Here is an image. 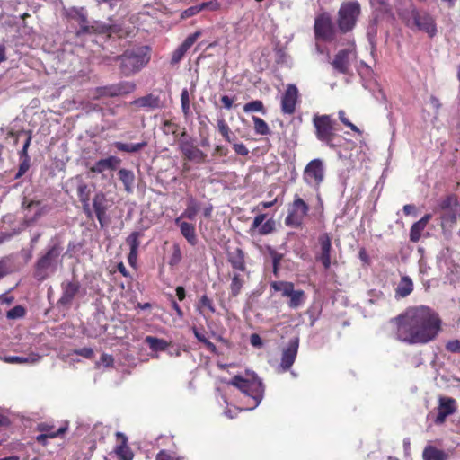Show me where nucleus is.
<instances>
[{
	"instance_id": "1",
	"label": "nucleus",
	"mask_w": 460,
	"mask_h": 460,
	"mask_svg": "<svg viewBox=\"0 0 460 460\" xmlns=\"http://www.w3.org/2000/svg\"><path fill=\"white\" fill-rule=\"evenodd\" d=\"M394 338L408 345L427 344L441 331V319L430 307L417 305L407 308L391 320Z\"/></svg>"
},
{
	"instance_id": "2",
	"label": "nucleus",
	"mask_w": 460,
	"mask_h": 460,
	"mask_svg": "<svg viewBox=\"0 0 460 460\" xmlns=\"http://www.w3.org/2000/svg\"><path fill=\"white\" fill-rule=\"evenodd\" d=\"M395 1L398 14L407 26L416 27L418 30L427 32L430 37L436 34L434 20L429 13L418 12L411 0Z\"/></svg>"
},
{
	"instance_id": "3",
	"label": "nucleus",
	"mask_w": 460,
	"mask_h": 460,
	"mask_svg": "<svg viewBox=\"0 0 460 460\" xmlns=\"http://www.w3.org/2000/svg\"><path fill=\"white\" fill-rule=\"evenodd\" d=\"M227 384L235 386L243 394L252 399L253 404L247 410L256 408L263 398L264 387L262 382L254 373L246 372L245 376L236 375Z\"/></svg>"
},
{
	"instance_id": "4",
	"label": "nucleus",
	"mask_w": 460,
	"mask_h": 460,
	"mask_svg": "<svg viewBox=\"0 0 460 460\" xmlns=\"http://www.w3.org/2000/svg\"><path fill=\"white\" fill-rule=\"evenodd\" d=\"M120 72L125 76H130L140 71L149 62L148 49L139 47L126 50L118 57Z\"/></svg>"
},
{
	"instance_id": "5",
	"label": "nucleus",
	"mask_w": 460,
	"mask_h": 460,
	"mask_svg": "<svg viewBox=\"0 0 460 460\" xmlns=\"http://www.w3.org/2000/svg\"><path fill=\"white\" fill-rule=\"evenodd\" d=\"M60 252L61 249L59 247L53 246L38 261L35 270V277L39 280L45 279L56 270Z\"/></svg>"
},
{
	"instance_id": "6",
	"label": "nucleus",
	"mask_w": 460,
	"mask_h": 460,
	"mask_svg": "<svg viewBox=\"0 0 460 460\" xmlns=\"http://www.w3.org/2000/svg\"><path fill=\"white\" fill-rule=\"evenodd\" d=\"M315 128V135L318 140L325 143L327 146L333 147L332 138L334 137V121L329 115H315L313 119Z\"/></svg>"
},
{
	"instance_id": "7",
	"label": "nucleus",
	"mask_w": 460,
	"mask_h": 460,
	"mask_svg": "<svg viewBox=\"0 0 460 460\" xmlns=\"http://www.w3.org/2000/svg\"><path fill=\"white\" fill-rule=\"evenodd\" d=\"M360 13V5L358 2H348L341 5L338 24L342 31H350L356 23Z\"/></svg>"
},
{
	"instance_id": "8",
	"label": "nucleus",
	"mask_w": 460,
	"mask_h": 460,
	"mask_svg": "<svg viewBox=\"0 0 460 460\" xmlns=\"http://www.w3.org/2000/svg\"><path fill=\"white\" fill-rule=\"evenodd\" d=\"M325 168L322 159L316 158L310 161L304 169L303 179L305 182L318 189L324 180Z\"/></svg>"
},
{
	"instance_id": "9",
	"label": "nucleus",
	"mask_w": 460,
	"mask_h": 460,
	"mask_svg": "<svg viewBox=\"0 0 460 460\" xmlns=\"http://www.w3.org/2000/svg\"><path fill=\"white\" fill-rule=\"evenodd\" d=\"M308 211V205L301 198L296 196L291 204L288 215L285 219L286 225L292 227L300 226Z\"/></svg>"
},
{
	"instance_id": "10",
	"label": "nucleus",
	"mask_w": 460,
	"mask_h": 460,
	"mask_svg": "<svg viewBox=\"0 0 460 460\" xmlns=\"http://www.w3.org/2000/svg\"><path fill=\"white\" fill-rule=\"evenodd\" d=\"M314 32L317 39L329 40L332 38L333 27L331 17L323 13L315 19Z\"/></svg>"
},
{
	"instance_id": "11",
	"label": "nucleus",
	"mask_w": 460,
	"mask_h": 460,
	"mask_svg": "<svg viewBox=\"0 0 460 460\" xmlns=\"http://www.w3.org/2000/svg\"><path fill=\"white\" fill-rule=\"evenodd\" d=\"M298 347H299L298 337H295L294 339L290 340L287 348L282 352L281 362H280V366H279V367L282 369V371L288 370L291 367V366L294 364L295 359L297 356Z\"/></svg>"
},
{
	"instance_id": "12",
	"label": "nucleus",
	"mask_w": 460,
	"mask_h": 460,
	"mask_svg": "<svg viewBox=\"0 0 460 460\" xmlns=\"http://www.w3.org/2000/svg\"><path fill=\"white\" fill-rule=\"evenodd\" d=\"M298 90L296 85L289 84L281 99V110L285 114H293L297 102Z\"/></svg>"
},
{
	"instance_id": "13",
	"label": "nucleus",
	"mask_w": 460,
	"mask_h": 460,
	"mask_svg": "<svg viewBox=\"0 0 460 460\" xmlns=\"http://www.w3.org/2000/svg\"><path fill=\"white\" fill-rule=\"evenodd\" d=\"M201 35V31H197L194 33L189 35L185 40L173 51L171 63L172 65L178 64L183 58L184 55L190 49V48Z\"/></svg>"
},
{
	"instance_id": "14",
	"label": "nucleus",
	"mask_w": 460,
	"mask_h": 460,
	"mask_svg": "<svg viewBox=\"0 0 460 460\" xmlns=\"http://www.w3.org/2000/svg\"><path fill=\"white\" fill-rule=\"evenodd\" d=\"M136 88V84L132 82H124L119 84L117 85H112L109 87L98 88L96 89V93L98 95L96 97L106 95V96H116L120 94H127L133 92Z\"/></svg>"
},
{
	"instance_id": "15",
	"label": "nucleus",
	"mask_w": 460,
	"mask_h": 460,
	"mask_svg": "<svg viewBox=\"0 0 460 460\" xmlns=\"http://www.w3.org/2000/svg\"><path fill=\"white\" fill-rule=\"evenodd\" d=\"M353 57L354 53L351 49H341L335 55L332 66L339 73L347 74Z\"/></svg>"
},
{
	"instance_id": "16",
	"label": "nucleus",
	"mask_w": 460,
	"mask_h": 460,
	"mask_svg": "<svg viewBox=\"0 0 460 460\" xmlns=\"http://www.w3.org/2000/svg\"><path fill=\"white\" fill-rule=\"evenodd\" d=\"M456 411V401L449 397H440L438 407V415L435 419L437 424H442L446 418Z\"/></svg>"
},
{
	"instance_id": "17",
	"label": "nucleus",
	"mask_w": 460,
	"mask_h": 460,
	"mask_svg": "<svg viewBox=\"0 0 460 460\" xmlns=\"http://www.w3.org/2000/svg\"><path fill=\"white\" fill-rule=\"evenodd\" d=\"M80 285L77 281H67L62 283V296L58 300V304L67 306L70 305L73 299L78 293Z\"/></svg>"
},
{
	"instance_id": "18",
	"label": "nucleus",
	"mask_w": 460,
	"mask_h": 460,
	"mask_svg": "<svg viewBox=\"0 0 460 460\" xmlns=\"http://www.w3.org/2000/svg\"><path fill=\"white\" fill-rule=\"evenodd\" d=\"M319 243L321 246V253L318 260L323 263L324 269H329L331 266V237L328 234H323L319 237Z\"/></svg>"
},
{
	"instance_id": "19",
	"label": "nucleus",
	"mask_w": 460,
	"mask_h": 460,
	"mask_svg": "<svg viewBox=\"0 0 460 460\" xmlns=\"http://www.w3.org/2000/svg\"><path fill=\"white\" fill-rule=\"evenodd\" d=\"M180 148L184 156L190 161L200 163L206 157V155L190 141L181 142Z\"/></svg>"
},
{
	"instance_id": "20",
	"label": "nucleus",
	"mask_w": 460,
	"mask_h": 460,
	"mask_svg": "<svg viewBox=\"0 0 460 460\" xmlns=\"http://www.w3.org/2000/svg\"><path fill=\"white\" fill-rule=\"evenodd\" d=\"M121 160L111 155L104 159H100L90 167V171L94 173H102L106 170H115L120 164Z\"/></svg>"
},
{
	"instance_id": "21",
	"label": "nucleus",
	"mask_w": 460,
	"mask_h": 460,
	"mask_svg": "<svg viewBox=\"0 0 460 460\" xmlns=\"http://www.w3.org/2000/svg\"><path fill=\"white\" fill-rule=\"evenodd\" d=\"M227 261L234 270L242 272L246 271L244 253L242 249L236 247L233 251H229L227 253Z\"/></svg>"
},
{
	"instance_id": "22",
	"label": "nucleus",
	"mask_w": 460,
	"mask_h": 460,
	"mask_svg": "<svg viewBox=\"0 0 460 460\" xmlns=\"http://www.w3.org/2000/svg\"><path fill=\"white\" fill-rule=\"evenodd\" d=\"M266 215L260 214L253 219L252 229H258L260 234H268L271 233L275 228V221L273 219L265 220Z\"/></svg>"
},
{
	"instance_id": "23",
	"label": "nucleus",
	"mask_w": 460,
	"mask_h": 460,
	"mask_svg": "<svg viewBox=\"0 0 460 460\" xmlns=\"http://www.w3.org/2000/svg\"><path fill=\"white\" fill-rule=\"evenodd\" d=\"M181 219L182 218L181 217H177L175 219V224L180 227L181 234L188 243L191 245H195L197 243V234L194 225L181 221Z\"/></svg>"
},
{
	"instance_id": "24",
	"label": "nucleus",
	"mask_w": 460,
	"mask_h": 460,
	"mask_svg": "<svg viewBox=\"0 0 460 460\" xmlns=\"http://www.w3.org/2000/svg\"><path fill=\"white\" fill-rule=\"evenodd\" d=\"M106 198L102 192L97 193L93 201V209L100 224L102 226V219L106 214L107 207L105 205Z\"/></svg>"
},
{
	"instance_id": "25",
	"label": "nucleus",
	"mask_w": 460,
	"mask_h": 460,
	"mask_svg": "<svg viewBox=\"0 0 460 460\" xmlns=\"http://www.w3.org/2000/svg\"><path fill=\"white\" fill-rule=\"evenodd\" d=\"M118 176L124 185L125 191L128 193H132L135 184L134 172L131 170L122 168L119 170Z\"/></svg>"
},
{
	"instance_id": "26",
	"label": "nucleus",
	"mask_w": 460,
	"mask_h": 460,
	"mask_svg": "<svg viewBox=\"0 0 460 460\" xmlns=\"http://www.w3.org/2000/svg\"><path fill=\"white\" fill-rule=\"evenodd\" d=\"M66 14L68 17L76 20L81 24V31H86L88 27L87 18H86V11L83 7H71L66 10Z\"/></svg>"
},
{
	"instance_id": "27",
	"label": "nucleus",
	"mask_w": 460,
	"mask_h": 460,
	"mask_svg": "<svg viewBox=\"0 0 460 460\" xmlns=\"http://www.w3.org/2000/svg\"><path fill=\"white\" fill-rule=\"evenodd\" d=\"M22 208L27 210L28 212H31V211H33L34 214L32 216H30L29 214H26L25 217H26V219L30 222H34L36 221L38 218H40L41 217V215L43 214V209L42 208L40 207V204L39 201H30V202H26L24 201L22 203Z\"/></svg>"
},
{
	"instance_id": "28",
	"label": "nucleus",
	"mask_w": 460,
	"mask_h": 460,
	"mask_svg": "<svg viewBox=\"0 0 460 460\" xmlns=\"http://www.w3.org/2000/svg\"><path fill=\"white\" fill-rule=\"evenodd\" d=\"M423 460H447L448 455L433 446H427L423 450Z\"/></svg>"
},
{
	"instance_id": "29",
	"label": "nucleus",
	"mask_w": 460,
	"mask_h": 460,
	"mask_svg": "<svg viewBox=\"0 0 460 460\" xmlns=\"http://www.w3.org/2000/svg\"><path fill=\"white\" fill-rule=\"evenodd\" d=\"M147 143L146 141L140 143H123V142H114L113 146L117 148V150L121 152H126L129 154L137 153L144 147H146Z\"/></svg>"
},
{
	"instance_id": "30",
	"label": "nucleus",
	"mask_w": 460,
	"mask_h": 460,
	"mask_svg": "<svg viewBox=\"0 0 460 460\" xmlns=\"http://www.w3.org/2000/svg\"><path fill=\"white\" fill-rule=\"evenodd\" d=\"M199 209V203L193 197H190L187 200V207L185 210L179 217L194 220Z\"/></svg>"
},
{
	"instance_id": "31",
	"label": "nucleus",
	"mask_w": 460,
	"mask_h": 460,
	"mask_svg": "<svg viewBox=\"0 0 460 460\" xmlns=\"http://www.w3.org/2000/svg\"><path fill=\"white\" fill-rule=\"evenodd\" d=\"M413 290V282L411 279L408 276H403L397 288H396V296L400 297L408 296Z\"/></svg>"
},
{
	"instance_id": "32",
	"label": "nucleus",
	"mask_w": 460,
	"mask_h": 460,
	"mask_svg": "<svg viewBox=\"0 0 460 460\" xmlns=\"http://www.w3.org/2000/svg\"><path fill=\"white\" fill-rule=\"evenodd\" d=\"M117 436L121 438V445L118 446L115 449L116 454L122 459V460H132L133 454L129 447L126 445L127 443V438L118 432Z\"/></svg>"
},
{
	"instance_id": "33",
	"label": "nucleus",
	"mask_w": 460,
	"mask_h": 460,
	"mask_svg": "<svg viewBox=\"0 0 460 460\" xmlns=\"http://www.w3.org/2000/svg\"><path fill=\"white\" fill-rule=\"evenodd\" d=\"M244 284L243 277L238 273L234 272L233 276L231 278V283H230V294L232 296H237Z\"/></svg>"
},
{
	"instance_id": "34",
	"label": "nucleus",
	"mask_w": 460,
	"mask_h": 460,
	"mask_svg": "<svg viewBox=\"0 0 460 460\" xmlns=\"http://www.w3.org/2000/svg\"><path fill=\"white\" fill-rule=\"evenodd\" d=\"M40 356L36 353H31L27 357L9 356L5 357L4 361L13 364H27L38 362Z\"/></svg>"
},
{
	"instance_id": "35",
	"label": "nucleus",
	"mask_w": 460,
	"mask_h": 460,
	"mask_svg": "<svg viewBox=\"0 0 460 460\" xmlns=\"http://www.w3.org/2000/svg\"><path fill=\"white\" fill-rule=\"evenodd\" d=\"M145 342L154 351H164L167 349L169 345V343L166 341L154 336H146L145 338Z\"/></svg>"
},
{
	"instance_id": "36",
	"label": "nucleus",
	"mask_w": 460,
	"mask_h": 460,
	"mask_svg": "<svg viewBox=\"0 0 460 460\" xmlns=\"http://www.w3.org/2000/svg\"><path fill=\"white\" fill-rule=\"evenodd\" d=\"M459 213L460 211L458 207L441 211V226H445L455 223Z\"/></svg>"
},
{
	"instance_id": "37",
	"label": "nucleus",
	"mask_w": 460,
	"mask_h": 460,
	"mask_svg": "<svg viewBox=\"0 0 460 460\" xmlns=\"http://www.w3.org/2000/svg\"><path fill=\"white\" fill-rule=\"evenodd\" d=\"M290 298L288 305L291 308H298L305 301V293L302 290L293 289L288 296Z\"/></svg>"
},
{
	"instance_id": "38",
	"label": "nucleus",
	"mask_w": 460,
	"mask_h": 460,
	"mask_svg": "<svg viewBox=\"0 0 460 460\" xmlns=\"http://www.w3.org/2000/svg\"><path fill=\"white\" fill-rule=\"evenodd\" d=\"M134 103L139 107L154 109L159 107V99L150 94L136 100Z\"/></svg>"
},
{
	"instance_id": "39",
	"label": "nucleus",
	"mask_w": 460,
	"mask_h": 460,
	"mask_svg": "<svg viewBox=\"0 0 460 460\" xmlns=\"http://www.w3.org/2000/svg\"><path fill=\"white\" fill-rule=\"evenodd\" d=\"M270 286L275 291L281 292L283 296H288L294 289L293 283L288 281H275Z\"/></svg>"
},
{
	"instance_id": "40",
	"label": "nucleus",
	"mask_w": 460,
	"mask_h": 460,
	"mask_svg": "<svg viewBox=\"0 0 460 460\" xmlns=\"http://www.w3.org/2000/svg\"><path fill=\"white\" fill-rule=\"evenodd\" d=\"M458 207L457 199L455 196L449 195L446 197L443 200L440 201L438 206L434 209V211L441 212L447 209H451L453 208Z\"/></svg>"
},
{
	"instance_id": "41",
	"label": "nucleus",
	"mask_w": 460,
	"mask_h": 460,
	"mask_svg": "<svg viewBox=\"0 0 460 460\" xmlns=\"http://www.w3.org/2000/svg\"><path fill=\"white\" fill-rule=\"evenodd\" d=\"M205 309L208 310L210 313H215V305L213 301L206 295H203L198 304V310L199 313L205 316Z\"/></svg>"
},
{
	"instance_id": "42",
	"label": "nucleus",
	"mask_w": 460,
	"mask_h": 460,
	"mask_svg": "<svg viewBox=\"0 0 460 460\" xmlns=\"http://www.w3.org/2000/svg\"><path fill=\"white\" fill-rule=\"evenodd\" d=\"M13 271V265L10 257L0 258V280L11 274Z\"/></svg>"
},
{
	"instance_id": "43",
	"label": "nucleus",
	"mask_w": 460,
	"mask_h": 460,
	"mask_svg": "<svg viewBox=\"0 0 460 460\" xmlns=\"http://www.w3.org/2000/svg\"><path fill=\"white\" fill-rule=\"evenodd\" d=\"M77 193L79 199L83 204V207H88V201L90 197V190L88 186L85 183L81 182L77 186Z\"/></svg>"
},
{
	"instance_id": "44",
	"label": "nucleus",
	"mask_w": 460,
	"mask_h": 460,
	"mask_svg": "<svg viewBox=\"0 0 460 460\" xmlns=\"http://www.w3.org/2000/svg\"><path fill=\"white\" fill-rule=\"evenodd\" d=\"M252 120L254 123V130L257 134H260V135L270 134L269 126L262 119L253 116Z\"/></svg>"
},
{
	"instance_id": "45",
	"label": "nucleus",
	"mask_w": 460,
	"mask_h": 460,
	"mask_svg": "<svg viewBox=\"0 0 460 460\" xmlns=\"http://www.w3.org/2000/svg\"><path fill=\"white\" fill-rule=\"evenodd\" d=\"M25 314L26 310L23 306L16 305L6 312V317L9 320H18L24 317Z\"/></svg>"
},
{
	"instance_id": "46",
	"label": "nucleus",
	"mask_w": 460,
	"mask_h": 460,
	"mask_svg": "<svg viewBox=\"0 0 460 460\" xmlns=\"http://www.w3.org/2000/svg\"><path fill=\"white\" fill-rule=\"evenodd\" d=\"M426 226L423 225L422 222L417 221L414 223L411 228L410 232V239L412 242H418L420 238L421 232L424 230Z\"/></svg>"
},
{
	"instance_id": "47",
	"label": "nucleus",
	"mask_w": 460,
	"mask_h": 460,
	"mask_svg": "<svg viewBox=\"0 0 460 460\" xmlns=\"http://www.w3.org/2000/svg\"><path fill=\"white\" fill-rule=\"evenodd\" d=\"M243 111L246 113L254 112V111L262 112V113L265 112L263 103L261 101H259V100L252 101L251 102L244 104Z\"/></svg>"
},
{
	"instance_id": "48",
	"label": "nucleus",
	"mask_w": 460,
	"mask_h": 460,
	"mask_svg": "<svg viewBox=\"0 0 460 460\" xmlns=\"http://www.w3.org/2000/svg\"><path fill=\"white\" fill-rule=\"evenodd\" d=\"M142 234L140 232H133L131 233L128 237L127 238V243L130 247V250L137 251L139 247V238L141 237Z\"/></svg>"
},
{
	"instance_id": "49",
	"label": "nucleus",
	"mask_w": 460,
	"mask_h": 460,
	"mask_svg": "<svg viewBox=\"0 0 460 460\" xmlns=\"http://www.w3.org/2000/svg\"><path fill=\"white\" fill-rule=\"evenodd\" d=\"M371 5L376 10L389 13L391 12L390 6L385 0H370Z\"/></svg>"
},
{
	"instance_id": "50",
	"label": "nucleus",
	"mask_w": 460,
	"mask_h": 460,
	"mask_svg": "<svg viewBox=\"0 0 460 460\" xmlns=\"http://www.w3.org/2000/svg\"><path fill=\"white\" fill-rule=\"evenodd\" d=\"M213 5L214 4L212 3H203L201 4L190 7L189 9H187L184 12V14H185V16L190 17V16H192V15L198 13L201 10H204V9L208 8Z\"/></svg>"
},
{
	"instance_id": "51",
	"label": "nucleus",
	"mask_w": 460,
	"mask_h": 460,
	"mask_svg": "<svg viewBox=\"0 0 460 460\" xmlns=\"http://www.w3.org/2000/svg\"><path fill=\"white\" fill-rule=\"evenodd\" d=\"M217 127H218L219 132L224 137V138L226 141L230 142L231 141V138H230L231 130H230L228 125L226 124V122L224 119H219L217 121Z\"/></svg>"
},
{
	"instance_id": "52",
	"label": "nucleus",
	"mask_w": 460,
	"mask_h": 460,
	"mask_svg": "<svg viewBox=\"0 0 460 460\" xmlns=\"http://www.w3.org/2000/svg\"><path fill=\"white\" fill-rule=\"evenodd\" d=\"M339 119L347 127L350 128L351 130H353L354 132L356 133H358V134H361V131L360 129L356 126L354 125L353 123H351L346 117H345V112L343 111H339Z\"/></svg>"
},
{
	"instance_id": "53",
	"label": "nucleus",
	"mask_w": 460,
	"mask_h": 460,
	"mask_svg": "<svg viewBox=\"0 0 460 460\" xmlns=\"http://www.w3.org/2000/svg\"><path fill=\"white\" fill-rule=\"evenodd\" d=\"M113 358L111 355L102 354L100 360L96 363V367H100L103 366L104 367H110L113 365Z\"/></svg>"
},
{
	"instance_id": "54",
	"label": "nucleus",
	"mask_w": 460,
	"mask_h": 460,
	"mask_svg": "<svg viewBox=\"0 0 460 460\" xmlns=\"http://www.w3.org/2000/svg\"><path fill=\"white\" fill-rule=\"evenodd\" d=\"M64 430H65L64 429L60 428L57 432L40 434V435L37 436L36 439L38 442L45 445L46 440L48 438H53L57 437L58 434L63 433Z\"/></svg>"
},
{
	"instance_id": "55",
	"label": "nucleus",
	"mask_w": 460,
	"mask_h": 460,
	"mask_svg": "<svg viewBox=\"0 0 460 460\" xmlns=\"http://www.w3.org/2000/svg\"><path fill=\"white\" fill-rule=\"evenodd\" d=\"M29 168H30V158H29V155H26V158H23V160L22 161V163L19 166V171L16 173L15 178L19 179L20 177H22L29 170Z\"/></svg>"
},
{
	"instance_id": "56",
	"label": "nucleus",
	"mask_w": 460,
	"mask_h": 460,
	"mask_svg": "<svg viewBox=\"0 0 460 460\" xmlns=\"http://www.w3.org/2000/svg\"><path fill=\"white\" fill-rule=\"evenodd\" d=\"M181 108L183 110V112L185 114L188 113V111L190 109V98H189V93L186 89H184L181 92Z\"/></svg>"
},
{
	"instance_id": "57",
	"label": "nucleus",
	"mask_w": 460,
	"mask_h": 460,
	"mask_svg": "<svg viewBox=\"0 0 460 460\" xmlns=\"http://www.w3.org/2000/svg\"><path fill=\"white\" fill-rule=\"evenodd\" d=\"M447 350L452 353H460V341L452 340L446 344Z\"/></svg>"
},
{
	"instance_id": "58",
	"label": "nucleus",
	"mask_w": 460,
	"mask_h": 460,
	"mask_svg": "<svg viewBox=\"0 0 460 460\" xmlns=\"http://www.w3.org/2000/svg\"><path fill=\"white\" fill-rule=\"evenodd\" d=\"M75 353L86 358H91L93 356V350L91 348H82L75 350Z\"/></svg>"
},
{
	"instance_id": "59",
	"label": "nucleus",
	"mask_w": 460,
	"mask_h": 460,
	"mask_svg": "<svg viewBox=\"0 0 460 460\" xmlns=\"http://www.w3.org/2000/svg\"><path fill=\"white\" fill-rule=\"evenodd\" d=\"M234 150L242 155H247L249 153L247 147L243 143L234 144Z\"/></svg>"
},
{
	"instance_id": "60",
	"label": "nucleus",
	"mask_w": 460,
	"mask_h": 460,
	"mask_svg": "<svg viewBox=\"0 0 460 460\" xmlns=\"http://www.w3.org/2000/svg\"><path fill=\"white\" fill-rule=\"evenodd\" d=\"M13 302V296H7L4 295L0 296V307L8 306Z\"/></svg>"
},
{
	"instance_id": "61",
	"label": "nucleus",
	"mask_w": 460,
	"mask_h": 460,
	"mask_svg": "<svg viewBox=\"0 0 460 460\" xmlns=\"http://www.w3.org/2000/svg\"><path fill=\"white\" fill-rule=\"evenodd\" d=\"M221 102H222L224 107L227 110H230L233 106V100L227 95L222 96Z\"/></svg>"
},
{
	"instance_id": "62",
	"label": "nucleus",
	"mask_w": 460,
	"mask_h": 460,
	"mask_svg": "<svg viewBox=\"0 0 460 460\" xmlns=\"http://www.w3.org/2000/svg\"><path fill=\"white\" fill-rule=\"evenodd\" d=\"M250 341L251 344L254 347H260L262 345L261 339L258 334H252Z\"/></svg>"
},
{
	"instance_id": "63",
	"label": "nucleus",
	"mask_w": 460,
	"mask_h": 460,
	"mask_svg": "<svg viewBox=\"0 0 460 460\" xmlns=\"http://www.w3.org/2000/svg\"><path fill=\"white\" fill-rule=\"evenodd\" d=\"M156 460H177L175 459L174 457H172V456H170L169 454H167L166 452L164 451H161L157 456H156Z\"/></svg>"
},
{
	"instance_id": "64",
	"label": "nucleus",
	"mask_w": 460,
	"mask_h": 460,
	"mask_svg": "<svg viewBox=\"0 0 460 460\" xmlns=\"http://www.w3.org/2000/svg\"><path fill=\"white\" fill-rule=\"evenodd\" d=\"M137 251L130 250L128 254V262L130 265H134L137 261Z\"/></svg>"
}]
</instances>
